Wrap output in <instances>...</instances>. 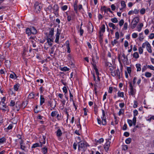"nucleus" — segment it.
Here are the masks:
<instances>
[{
    "instance_id": "nucleus-1",
    "label": "nucleus",
    "mask_w": 154,
    "mask_h": 154,
    "mask_svg": "<svg viewBox=\"0 0 154 154\" xmlns=\"http://www.w3.org/2000/svg\"><path fill=\"white\" fill-rule=\"evenodd\" d=\"M78 150L82 152L85 151L87 146H88V144L86 142L82 141H80L78 143Z\"/></svg>"
},
{
    "instance_id": "nucleus-2",
    "label": "nucleus",
    "mask_w": 154,
    "mask_h": 154,
    "mask_svg": "<svg viewBox=\"0 0 154 154\" xmlns=\"http://www.w3.org/2000/svg\"><path fill=\"white\" fill-rule=\"evenodd\" d=\"M139 21V19L138 17H136L132 20L131 23V28L134 29Z\"/></svg>"
},
{
    "instance_id": "nucleus-3",
    "label": "nucleus",
    "mask_w": 154,
    "mask_h": 154,
    "mask_svg": "<svg viewBox=\"0 0 154 154\" xmlns=\"http://www.w3.org/2000/svg\"><path fill=\"white\" fill-rule=\"evenodd\" d=\"M0 109L4 112L6 111H9L8 106H6L5 103L3 102H0Z\"/></svg>"
},
{
    "instance_id": "nucleus-4",
    "label": "nucleus",
    "mask_w": 154,
    "mask_h": 154,
    "mask_svg": "<svg viewBox=\"0 0 154 154\" xmlns=\"http://www.w3.org/2000/svg\"><path fill=\"white\" fill-rule=\"evenodd\" d=\"M111 75L113 76L117 75L119 79L120 78V73L119 69L118 68L117 70H114L113 72H111Z\"/></svg>"
},
{
    "instance_id": "nucleus-5",
    "label": "nucleus",
    "mask_w": 154,
    "mask_h": 154,
    "mask_svg": "<svg viewBox=\"0 0 154 154\" xmlns=\"http://www.w3.org/2000/svg\"><path fill=\"white\" fill-rule=\"evenodd\" d=\"M68 12H66V14L67 16V19L68 21H70L72 20L74 18L75 15L74 13H72L70 14V15H68Z\"/></svg>"
},
{
    "instance_id": "nucleus-6",
    "label": "nucleus",
    "mask_w": 154,
    "mask_h": 154,
    "mask_svg": "<svg viewBox=\"0 0 154 154\" xmlns=\"http://www.w3.org/2000/svg\"><path fill=\"white\" fill-rule=\"evenodd\" d=\"M21 107L20 104L19 102H17L14 110L15 111L17 112L20 110Z\"/></svg>"
},
{
    "instance_id": "nucleus-7",
    "label": "nucleus",
    "mask_w": 154,
    "mask_h": 154,
    "mask_svg": "<svg viewBox=\"0 0 154 154\" xmlns=\"http://www.w3.org/2000/svg\"><path fill=\"white\" fill-rule=\"evenodd\" d=\"M42 8V5L40 4H39L38 2H36L34 5V8L36 10L41 9Z\"/></svg>"
},
{
    "instance_id": "nucleus-8",
    "label": "nucleus",
    "mask_w": 154,
    "mask_h": 154,
    "mask_svg": "<svg viewBox=\"0 0 154 154\" xmlns=\"http://www.w3.org/2000/svg\"><path fill=\"white\" fill-rule=\"evenodd\" d=\"M60 32L59 31V29H57V33L56 35V39H55V42L57 43H59V39L60 37Z\"/></svg>"
},
{
    "instance_id": "nucleus-9",
    "label": "nucleus",
    "mask_w": 154,
    "mask_h": 154,
    "mask_svg": "<svg viewBox=\"0 0 154 154\" xmlns=\"http://www.w3.org/2000/svg\"><path fill=\"white\" fill-rule=\"evenodd\" d=\"M129 84L130 94L132 95H133L135 94V90H134L133 89V86L131 83L130 82Z\"/></svg>"
},
{
    "instance_id": "nucleus-10",
    "label": "nucleus",
    "mask_w": 154,
    "mask_h": 154,
    "mask_svg": "<svg viewBox=\"0 0 154 154\" xmlns=\"http://www.w3.org/2000/svg\"><path fill=\"white\" fill-rule=\"evenodd\" d=\"M110 143V142L109 140H107L104 145V148L106 152L109 150Z\"/></svg>"
},
{
    "instance_id": "nucleus-11",
    "label": "nucleus",
    "mask_w": 154,
    "mask_h": 154,
    "mask_svg": "<svg viewBox=\"0 0 154 154\" xmlns=\"http://www.w3.org/2000/svg\"><path fill=\"white\" fill-rule=\"evenodd\" d=\"M146 46L147 50L149 53H151L152 52V50L150 44L148 42H146Z\"/></svg>"
},
{
    "instance_id": "nucleus-12",
    "label": "nucleus",
    "mask_w": 154,
    "mask_h": 154,
    "mask_svg": "<svg viewBox=\"0 0 154 154\" xmlns=\"http://www.w3.org/2000/svg\"><path fill=\"white\" fill-rule=\"evenodd\" d=\"M53 42V37H48L47 42L50 46H51L52 45V42Z\"/></svg>"
},
{
    "instance_id": "nucleus-13",
    "label": "nucleus",
    "mask_w": 154,
    "mask_h": 154,
    "mask_svg": "<svg viewBox=\"0 0 154 154\" xmlns=\"http://www.w3.org/2000/svg\"><path fill=\"white\" fill-rule=\"evenodd\" d=\"M93 30V26L91 23H89V26L88 27V30L90 33H92Z\"/></svg>"
},
{
    "instance_id": "nucleus-14",
    "label": "nucleus",
    "mask_w": 154,
    "mask_h": 154,
    "mask_svg": "<svg viewBox=\"0 0 154 154\" xmlns=\"http://www.w3.org/2000/svg\"><path fill=\"white\" fill-rule=\"evenodd\" d=\"M121 59L123 63L127 62L128 60V58L127 56H126L124 54H123L121 57Z\"/></svg>"
},
{
    "instance_id": "nucleus-15",
    "label": "nucleus",
    "mask_w": 154,
    "mask_h": 154,
    "mask_svg": "<svg viewBox=\"0 0 154 154\" xmlns=\"http://www.w3.org/2000/svg\"><path fill=\"white\" fill-rule=\"evenodd\" d=\"M54 29L53 28H51L49 31L48 36V37H53L54 34Z\"/></svg>"
},
{
    "instance_id": "nucleus-16",
    "label": "nucleus",
    "mask_w": 154,
    "mask_h": 154,
    "mask_svg": "<svg viewBox=\"0 0 154 154\" xmlns=\"http://www.w3.org/2000/svg\"><path fill=\"white\" fill-rule=\"evenodd\" d=\"M31 30V34L35 35L37 33V31L35 28L34 27H32L30 28Z\"/></svg>"
},
{
    "instance_id": "nucleus-17",
    "label": "nucleus",
    "mask_w": 154,
    "mask_h": 154,
    "mask_svg": "<svg viewBox=\"0 0 154 154\" xmlns=\"http://www.w3.org/2000/svg\"><path fill=\"white\" fill-rule=\"evenodd\" d=\"M66 46L67 49V52L68 53L70 52V49L69 47V41L67 40L66 42Z\"/></svg>"
},
{
    "instance_id": "nucleus-18",
    "label": "nucleus",
    "mask_w": 154,
    "mask_h": 154,
    "mask_svg": "<svg viewBox=\"0 0 154 154\" xmlns=\"http://www.w3.org/2000/svg\"><path fill=\"white\" fill-rule=\"evenodd\" d=\"M57 136V137H60L62 134V133L61 130L60 128H59L56 132Z\"/></svg>"
},
{
    "instance_id": "nucleus-19",
    "label": "nucleus",
    "mask_w": 154,
    "mask_h": 154,
    "mask_svg": "<svg viewBox=\"0 0 154 154\" xmlns=\"http://www.w3.org/2000/svg\"><path fill=\"white\" fill-rule=\"evenodd\" d=\"M43 140L42 141H40V145L41 147H42V145L45 143H46V137L45 136H43Z\"/></svg>"
},
{
    "instance_id": "nucleus-20",
    "label": "nucleus",
    "mask_w": 154,
    "mask_h": 154,
    "mask_svg": "<svg viewBox=\"0 0 154 154\" xmlns=\"http://www.w3.org/2000/svg\"><path fill=\"white\" fill-rule=\"evenodd\" d=\"M45 102V99L42 95H41L40 98V105H42Z\"/></svg>"
},
{
    "instance_id": "nucleus-21",
    "label": "nucleus",
    "mask_w": 154,
    "mask_h": 154,
    "mask_svg": "<svg viewBox=\"0 0 154 154\" xmlns=\"http://www.w3.org/2000/svg\"><path fill=\"white\" fill-rule=\"evenodd\" d=\"M20 87V84H16L14 86V88L15 91H17L18 90Z\"/></svg>"
},
{
    "instance_id": "nucleus-22",
    "label": "nucleus",
    "mask_w": 154,
    "mask_h": 154,
    "mask_svg": "<svg viewBox=\"0 0 154 154\" xmlns=\"http://www.w3.org/2000/svg\"><path fill=\"white\" fill-rule=\"evenodd\" d=\"M42 152L43 154H46L48 152V149L46 147H44L42 148Z\"/></svg>"
},
{
    "instance_id": "nucleus-23",
    "label": "nucleus",
    "mask_w": 154,
    "mask_h": 154,
    "mask_svg": "<svg viewBox=\"0 0 154 154\" xmlns=\"http://www.w3.org/2000/svg\"><path fill=\"white\" fill-rule=\"evenodd\" d=\"M27 48H26V47H24L23 48V56L25 57L26 56H27L26 54V52H27Z\"/></svg>"
},
{
    "instance_id": "nucleus-24",
    "label": "nucleus",
    "mask_w": 154,
    "mask_h": 154,
    "mask_svg": "<svg viewBox=\"0 0 154 154\" xmlns=\"http://www.w3.org/2000/svg\"><path fill=\"white\" fill-rule=\"evenodd\" d=\"M105 26L104 24L100 28V32L103 33L105 31Z\"/></svg>"
},
{
    "instance_id": "nucleus-25",
    "label": "nucleus",
    "mask_w": 154,
    "mask_h": 154,
    "mask_svg": "<svg viewBox=\"0 0 154 154\" xmlns=\"http://www.w3.org/2000/svg\"><path fill=\"white\" fill-rule=\"evenodd\" d=\"M121 5L122 6V9H125L126 7V5L125 4V2L124 1H122L121 2Z\"/></svg>"
},
{
    "instance_id": "nucleus-26",
    "label": "nucleus",
    "mask_w": 154,
    "mask_h": 154,
    "mask_svg": "<svg viewBox=\"0 0 154 154\" xmlns=\"http://www.w3.org/2000/svg\"><path fill=\"white\" fill-rule=\"evenodd\" d=\"M143 26V24L142 23H141L139 25H138L137 27L138 31L140 32L141 31V29Z\"/></svg>"
},
{
    "instance_id": "nucleus-27",
    "label": "nucleus",
    "mask_w": 154,
    "mask_h": 154,
    "mask_svg": "<svg viewBox=\"0 0 154 154\" xmlns=\"http://www.w3.org/2000/svg\"><path fill=\"white\" fill-rule=\"evenodd\" d=\"M141 65L140 64H137L136 65V68H137V71H140L141 70Z\"/></svg>"
},
{
    "instance_id": "nucleus-28",
    "label": "nucleus",
    "mask_w": 154,
    "mask_h": 154,
    "mask_svg": "<svg viewBox=\"0 0 154 154\" xmlns=\"http://www.w3.org/2000/svg\"><path fill=\"white\" fill-rule=\"evenodd\" d=\"M133 57L135 59H137L139 57V54L137 52L134 53L133 55Z\"/></svg>"
},
{
    "instance_id": "nucleus-29",
    "label": "nucleus",
    "mask_w": 154,
    "mask_h": 154,
    "mask_svg": "<svg viewBox=\"0 0 154 154\" xmlns=\"http://www.w3.org/2000/svg\"><path fill=\"white\" fill-rule=\"evenodd\" d=\"M10 77L12 79H16L17 78V76L14 73H13V74H10Z\"/></svg>"
},
{
    "instance_id": "nucleus-30",
    "label": "nucleus",
    "mask_w": 154,
    "mask_h": 154,
    "mask_svg": "<svg viewBox=\"0 0 154 154\" xmlns=\"http://www.w3.org/2000/svg\"><path fill=\"white\" fill-rule=\"evenodd\" d=\"M31 30L30 28H27L26 29V33L28 35H30L31 33Z\"/></svg>"
},
{
    "instance_id": "nucleus-31",
    "label": "nucleus",
    "mask_w": 154,
    "mask_h": 154,
    "mask_svg": "<svg viewBox=\"0 0 154 154\" xmlns=\"http://www.w3.org/2000/svg\"><path fill=\"white\" fill-rule=\"evenodd\" d=\"M144 39L143 36V33L141 32L139 34V40L140 41H143Z\"/></svg>"
},
{
    "instance_id": "nucleus-32",
    "label": "nucleus",
    "mask_w": 154,
    "mask_h": 154,
    "mask_svg": "<svg viewBox=\"0 0 154 154\" xmlns=\"http://www.w3.org/2000/svg\"><path fill=\"white\" fill-rule=\"evenodd\" d=\"M57 113L58 112L57 111H53L51 112V116L53 117H55L57 116Z\"/></svg>"
},
{
    "instance_id": "nucleus-33",
    "label": "nucleus",
    "mask_w": 154,
    "mask_h": 154,
    "mask_svg": "<svg viewBox=\"0 0 154 154\" xmlns=\"http://www.w3.org/2000/svg\"><path fill=\"white\" fill-rule=\"evenodd\" d=\"M117 39H114L113 41H112L111 42V44L113 46H114L116 44L118 43V41H117Z\"/></svg>"
},
{
    "instance_id": "nucleus-34",
    "label": "nucleus",
    "mask_w": 154,
    "mask_h": 154,
    "mask_svg": "<svg viewBox=\"0 0 154 154\" xmlns=\"http://www.w3.org/2000/svg\"><path fill=\"white\" fill-rule=\"evenodd\" d=\"M102 119V124L103 125H105L106 124V118H101Z\"/></svg>"
},
{
    "instance_id": "nucleus-35",
    "label": "nucleus",
    "mask_w": 154,
    "mask_h": 154,
    "mask_svg": "<svg viewBox=\"0 0 154 154\" xmlns=\"http://www.w3.org/2000/svg\"><path fill=\"white\" fill-rule=\"evenodd\" d=\"M109 26L110 27H112L113 29H115L116 28L115 25L112 23H109Z\"/></svg>"
},
{
    "instance_id": "nucleus-36",
    "label": "nucleus",
    "mask_w": 154,
    "mask_h": 154,
    "mask_svg": "<svg viewBox=\"0 0 154 154\" xmlns=\"http://www.w3.org/2000/svg\"><path fill=\"white\" fill-rule=\"evenodd\" d=\"M6 139L4 137L0 138V143H2L6 142Z\"/></svg>"
},
{
    "instance_id": "nucleus-37",
    "label": "nucleus",
    "mask_w": 154,
    "mask_h": 154,
    "mask_svg": "<svg viewBox=\"0 0 154 154\" xmlns=\"http://www.w3.org/2000/svg\"><path fill=\"white\" fill-rule=\"evenodd\" d=\"M118 96L119 97H124V93L123 92H120V91H119L118 93Z\"/></svg>"
},
{
    "instance_id": "nucleus-38",
    "label": "nucleus",
    "mask_w": 154,
    "mask_h": 154,
    "mask_svg": "<svg viewBox=\"0 0 154 154\" xmlns=\"http://www.w3.org/2000/svg\"><path fill=\"white\" fill-rule=\"evenodd\" d=\"M35 38V37H32L31 36L29 38V40L32 42V44H34L35 41L34 39Z\"/></svg>"
},
{
    "instance_id": "nucleus-39",
    "label": "nucleus",
    "mask_w": 154,
    "mask_h": 154,
    "mask_svg": "<svg viewBox=\"0 0 154 154\" xmlns=\"http://www.w3.org/2000/svg\"><path fill=\"white\" fill-rule=\"evenodd\" d=\"M55 48L54 47H51V50L50 51V54L51 55V56L52 57H53V55L52 54H53L54 50Z\"/></svg>"
},
{
    "instance_id": "nucleus-40",
    "label": "nucleus",
    "mask_w": 154,
    "mask_h": 154,
    "mask_svg": "<svg viewBox=\"0 0 154 154\" xmlns=\"http://www.w3.org/2000/svg\"><path fill=\"white\" fill-rule=\"evenodd\" d=\"M145 75L147 77H150L152 75V74L151 73L149 72H145Z\"/></svg>"
},
{
    "instance_id": "nucleus-41",
    "label": "nucleus",
    "mask_w": 154,
    "mask_h": 154,
    "mask_svg": "<svg viewBox=\"0 0 154 154\" xmlns=\"http://www.w3.org/2000/svg\"><path fill=\"white\" fill-rule=\"evenodd\" d=\"M78 1H75L74 2V10H77L78 9Z\"/></svg>"
},
{
    "instance_id": "nucleus-42",
    "label": "nucleus",
    "mask_w": 154,
    "mask_h": 154,
    "mask_svg": "<svg viewBox=\"0 0 154 154\" xmlns=\"http://www.w3.org/2000/svg\"><path fill=\"white\" fill-rule=\"evenodd\" d=\"M69 69L66 66H64L61 69V71H69Z\"/></svg>"
},
{
    "instance_id": "nucleus-43",
    "label": "nucleus",
    "mask_w": 154,
    "mask_h": 154,
    "mask_svg": "<svg viewBox=\"0 0 154 154\" xmlns=\"http://www.w3.org/2000/svg\"><path fill=\"white\" fill-rule=\"evenodd\" d=\"M56 118L58 121H60L61 120V114L57 113V115Z\"/></svg>"
},
{
    "instance_id": "nucleus-44",
    "label": "nucleus",
    "mask_w": 154,
    "mask_h": 154,
    "mask_svg": "<svg viewBox=\"0 0 154 154\" xmlns=\"http://www.w3.org/2000/svg\"><path fill=\"white\" fill-rule=\"evenodd\" d=\"M40 146V144L38 143H36L33 144L32 146V148H35L36 147Z\"/></svg>"
},
{
    "instance_id": "nucleus-45",
    "label": "nucleus",
    "mask_w": 154,
    "mask_h": 154,
    "mask_svg": "<svg viewBox=\"0 0 154 154\" xmlns=\"http://www.w3.org/2000/svg\"><path fill=\"white\" fill-rule=\"evenodd\" d=\"M35 95L33 93H30L29 95V97L30 98H35Z\"/></svg>"
},
{
    "instance_id": "nucleus-46",
    "label": "nucleus",
    "mask_w": 154,
    "mask_h": 154,
    "mask_svg": "<svg viewBox=\"0 0 154 154\" xmlns=\"http://www.w3.org/2000/svg\"><path fill=\"white\" fill-rule=\"evenodd\" d=\"M54 102L55 103V104L54 105V106H53V101H52L51 102H50V105L51 106V107L52 108H55L56 106V102L55 101H54Z\"/></svg>"
},
{
    "instance_id": "nucleus-47",
    "label": "nucleus",
    "mask_w": 154,
    "mask_h": 154,
    "mask_svg": "<svg viewBox=\"0 0 154 154\" xmlns=\"http://www.w3.org/2000/svg\"><path fill=\"white\" fill-rule=\"evenodd\" d=\"M131 140V139L130 138H127L125 140V143L127 144L130 143Z\"/></svg>"
},
{
    "instance_id": "nucleus-48",
    "label": "nucleus",
    "mask_w": 154,
    "mask_h": 154,
    "mask_svg": "<svg viewBox=\"0 0 154 154\" xmlns=\"http://www.w3.org/2000/svg\"><path fill=\"white\" fill-rule=\"evenodd\" d=\"M63 92L64 93V95L66 96V94L67 92V90L66 87L64 86L63 88Z\"/></svg>"
},
{
    "instance_id": "nucleus-49",
    "label": "nucleus",
    "mask_w": 154,
    "mask_h": 154,
    "mask_svg": "<svg viewBox=\"0 0 154 154\" xmlns=\"http://www.w3.org/2000/svg\"><path fill=\"white\" fill-rule=\"evenodd\" d=\"M27 104V102H22L21 104V106L23 107V108H25Z\"/></svg>"
},
{
    "instance_id": "nucleus-50",
    "label": "nucleus",
    "mask_w": 154,
    "mask_h": 154,
    "mask_svg": "<svg viewBox=\"0 0 154 154\" xmlns=\"http://www.w3.org/2000/svg\"><path fill=\"white\" fill-rule=\"evenodd\" d=\"M127 122L130 127H131L132 125L133 122L131 120L128 119L127 120Z\"/></svg>"
},
{
    "instance_id": "nucleus-51",
    "label": "nucleus",
    "mask_w": 154,
    "mask_h": 154,
    "mask_svg": "<svg viewBox=\"0 0 154 154\" xmlns=\"http://www.w3.org/2000/svg\"><path fill=\"white\" fill-rule=\"evenodd\" d=\"M111 21L114 23H116L118 22L117 19L116 17H114L111 19Z\"/></svg>"
},
{
    "instance_id": "nucleus-52",
    "label": "nucleus",
    "mask_w": 154,
    "mask_h": 154,
    "mask_svg": "<svg viewBox=\"0 0 154 154\" xmlns=\"http://www.w3.org/2000/svg\"><path fill=\"white\" fill-rule=\"evenodd\" d=\"M20 149L25 151H26V147L25 146L23 145V144L20 145Z\"/></svg>"
},
{
    "instance_id": "nucleus-53",
    "label": "nucleus",
    "mask_w": 154,
    "mask_h": 154,
    "mask_svg": "<svg viewBox=\"0 0 154 154\" xmlns=\"http://www.w3.org/2000/svg\"><path fill=\"white\" fill-rule=\"evenodd\" d=\"M115 38L116 39H118L119 38V34L118 32L115 33Z\"/></svg>"
},
{
    "instance_id": "nucleus-54",
    "label": "nucleus",
    "mask_w": 154,
    "mask_h": 154,
    "mask_svg": "<svg viewBox=\"0 0 154 154\" xmlns=\"http://www.w3.org/2000/svg\"><path fill=\"white\" fill-rule=\"evenodd\" d=\"M124 111L123 109H120L118 113V115L120 116L121 114H124Z\"/></svg>"
},
{
    "instance_id": "nucleus-55",
    "label": "nucleus",
    "mask_w": 154,
    "mask_h": 154,
    "mask_svg": "<svg viewBox=\"0 0 154 154\" xmlns=\"http://www.w3.org/2000/svg\"><path fill=\"white\" fill-rule=\"evenodd\" d=\"M127 70L128 74H130L131 72V68L130 67H128L127 68Z\"/></svg>"
},
{
    "instance_id": "nucleus-56",
    "label": "nucleus",
    "mask_w": 154,
    "mask_h": 154,
    "mask_svg": "<svg viewBox=\"0 0 154 154\" xmlns=\"http://www.w3.org/2000/svg\"><path fill=\"white\" fill-rule=\"evenodd\" d=\"M138 36L137 34L136 33H134L132 34V36L133 38H136Z\"/></svg>"
},
{
    "instance_id": "nucleus-57",
    "label": "nucleus",
    "mask_w": 154,
    "mask_h": 154,
    "mask_svg": "<svg viewBox=\"0 0 154 154\" xmlns=\"http://www.w3.org/2000/svg\"><path fill=\"white\" fill-rule=\"evenodd\" d=\"M139 52L140 54H142L143 52V49L141 47L139 48L138 49Z\"/></svg>"
},
{
    "instance_id": "nucleus-58",
    "label": "nucleus",
    "mask_w": 154,
    "mask_h": 154,
    "mask_svg": "<svg viewBox=\"0 0 154 154\" xmlns=\"http://www.w3.org/2000/svg\"><path fill=\"white\" fill-rule=\"evenodd\" d=\"M124 23V20L122 19H121L120 20V21L119 23V24L120 26H122L123 25Z\"/></svg>"
},
{
    "instance_id": "nucleus-59",
    "label": "nucleus",
    "mask_w": 154,
    "mask_h": 154,
    "mask_svg": "<svg viewBox=\"0 0 154 154\" xmlns=\"http://www.w3.org/2000/svg\"><path fill=\"white\" fill-rule=\"evenodd\" d=\"M15 104V101L14 100H11V101L10 105L11 106H14Z\"/></svg>"
},
{
    "instance_id": "nucleus-60",
    "label": "nucleus",
    "mask_w": 154,
    "mask_h": 154,
    "mask_svg": "<svg viewBox=\"0 0 154 154\" xmlns=\"http://www.w3.org/2000/svg\"><path fill=\"white\" fill-rule=\"evenodd\" d=\"M134 116H136L138 114V112L137 110L135 109L133 111Z\"/></svg>"
},
{
    "instance_id": "nucleus-61",
    "label": "nucleus",
    "mask_w": 154,
    "mask_h": 154,
    "mask_svg": "<svg viewBox=\"0 0 154 154\" xmlns=\"http://www.w3.org/2000/svg\"><path fill=\"white\" fill-rule=\"evenodd\" d=\"M138 103L137 101L135 100L134 101V104L133 105V107L134 108H136L137 106Z\"/></svg>"
},
{
    "instance_id": "nucleus-62",
    "label": "nucleus",
    "mask_w": 154,
    "mask_h": 154,
    "mask_svg": "<svg viewBox=\"0 0 154 154\" xmlns=\"http://www.w3.org/2000/svg\"><path fill=\"white\" fill-rule=\"evenodd\" d=\"M147 66L148 68L150 69L151 70L154 71V67L152 65H148Z\"/></svg>"
},
{
    "instance_id": "nucleus-63",
    "label": "nucleus",
    "mask_w": 154,
    "mask_h": 154,
    "mask_svg": "<svg viewBox=\"0 0 154 154\" xmlns=\"http://www.w3.org/2000/svg\"><path fill=\"white\" fill-rule=\"evenodd\" d=\"M103 139L102 138H101L97 141V142L100 143H103Z\"/></svg>"
},
{
    "instance_id": "nucleus-64",
    "label": "nucleus",
    "mask_w": 154,
    "mask_h": 154,
    "mask_svg": "<svg viewBox=\"0 0 154 154\" xmlns=\"http://www.w3.org/2000/svg\"><path fill=\"white\" fill-rule=\"evenodd\" d=\"M154 38V34L151 33L149 36V38L150 39H152Z\"/></svg>"
}]
</instances>
